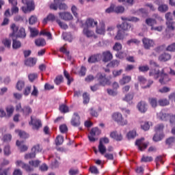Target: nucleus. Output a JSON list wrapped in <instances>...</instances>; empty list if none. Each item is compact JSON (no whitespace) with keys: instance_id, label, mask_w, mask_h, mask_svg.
<instances>
[{"instance_id":"nucleus-1","label":"nucleus","mask_w":175,"mask_h":175,"mask_svg":"<svg viewBox=\"0 0 175 175\" xmlns=\"http://www.w3.org/2000/svg\"><path fill=\"white\" fill-rule=\"evenodd\" d=\"M150 65H153L155 68L150 71L149 76L155 79H159L160 77L159 83H161V84H166V83L170 80L169 79V75L166 73V69H168L167 68H162L161 70L159 69V66L157 62L152 60L150 61Z\"/></svg>"},{"instance_id":"nucleus-2","label":"nucleus","mask_w":175,"mask_h":175,"mask_svg":"<svg viewBox=\"0 0 175 175\" xmlns=\"http://www.w3.org/2000/svg\"><path fill=\"white\" fill-rule=\"evenodd\" d=\"M95 78L98 82L99 85H101L102 87H106V85H111V81H110V79L107 78L106 75H103L102 72L97 73Z\"/></svg>"},{"instance_id":"nucleus-3","label":"nucleus","mask_w":175,"mask_h":175,"mask_svg":"<svg viewBox=\"0 0 175 175\" xmlns=\"http://www.w3.org/2000/svg\"><path fill=\"white\" fill-rule=\"evenodd\" d=\"M22 3L27 5V7H22L23 13H28V12L35 10V1L33 0H22Z\"/></svg>"},{"instance_id":"nucleus-4","label":"nucleus","mask_w":175,"mask_h":175,"mask_svg":"<svg viewBox=\"0 0 175 175\" xmlns=\"http://www.w3.org/2000/svg\"><path fill=\"white\" fill-rule=\"evenodd\" d=\"M112 120H113V121H116V122H118V124H119V125H121L122 126L128 124V120H126V119H124L122 117V114L118 112L113 113L112 114Z\"/></svg>"},{"instance_id":"nucleus-5","label":"nucleus","mask_w":175,"mask_h":175,"mask_svg":"<svg viewBox=\"0 0 175 175\" xmlns=\"http://www.w3.org/2000/svg\"><path fill=\"white\" fill-rule=\"evenodd\" d=\"M101 131L98 128L95 127L91 129L90 135H88V139L90 142H94L98 140V137L96 136H99L100 135Z\"/></svg>"},{"instance_id":"nucleus-6","label":"nucleus","mask_w":175,"mask_h":175,"mask_svg":"<svg viewBox=\"0 0 175 175\" xmlns=\"http://www.w3.org/2000/svg\"><path fill=\"white\" fill-rule=\"evenodd\" d=\"M144 137H142L135 141V146H137L139 151H144L148 147V144H150L148 142H144Z\"/></svg>"},{"instance_id":"nucleus-7","label":"nucleus","mask_w":175,"mask_h":175,"mask_svg":"<svg viewBox=\"0 0 175 175\" xmlns=\"http://www.w3.org/2000/svg\"><path fill=\"white\" fill-rule=\"evenodd\" d=\"M29 124V125H32V129L35 131H38L40 128H42V121L36 118L31 117V121Z\"/></svg>"},{"instance_id":"nucleus-8","label":"nucleus","mask_w":175,"mask_h":175,"mask_svg":"<svg viewBox=\"0 0 175 175\" xmlns=\"http://www.w3.org/2000/svg\"><path fill=\"white\" fill-rule=\"evenodd\" d=\"M59 16L61 20L64 21H71V20H73V15L69 12H59Z\"/></svg>"},{"instance_id":"nucleus-9","label":"nucleus","mask_w":175,"mask_h":175,"mask_svg":"<svg viewBox=\"0 0 175 175\" xmlns=\"http://www.w3.org/2000/svg\"><path fill=\"white\" fill-rule=\"evenodd\" d=\"M16 146L18 147V150H20L21 152H25V151H28L29 147L24 144V141L16 140Z\"/></svg>"},{"instance_id":"nucleus-10","label":"nucleus","mask_w":175,"mask_h":175,"mask_svg":"<svg viewBox=\"0 0 175 175\" xmlns=\"http://www.w3.org/2000/svg\"><path fill=\"white\" fill-rule=\"evenodd\" d=\"M96 32L98 35H105L106 33V29H105V22H100L99 23L98 26H96Z\"/></svg>"},{"instance_id":"nucleus-11","label":"nucleus","mask_w":175,"mask_h":175,"mask_svg":"<svg viewBox=\"0 0 175 175\" xmlns=\"http://www.w3.org/2000/svg\"><path fill=\"white\" fill-rule=\"evenodd\" d=\"M142 42H143L144 47L146 50H148V49H150V47H153L154 44V40L150 38H145L142 40Z\"/></svg>"},{"instance_id":"nucleus-12","label":"nucleus","mask_w":175,"mask_h":175,"mask_svg":"<svg viewBox=\"0 0 175 175\" xmlns=\"http://www.w3.org/2000/svg\"><path fill=\"white\" fill-rule=\"evenodd\" d=\"M137 107L139 111H140V113H146V111H147L148 109V106L147 105V103H146V102L144 101L139 102L137 104Z\"/></svg>"},{"instance_id":"nucleus-13","label":"nucleus","mask_w":175,"mask_h":175,"mask_svg":"<svg viewBox=\"0 0 175 175\" xmlns=\"http://www.w3.org/2000/svg\"><path fill=\"white\" fill-rule=\"evenodd\" d=\"M72 126H80V116L77 113H75L71 120Z\"/></svg>"},{"instance_id":"nucleus-14","label":"nucleus","mask_w":175,"mask_h":175,"mask_svg":"<svg viewBox=\"0 0 175 175\" xmlns=\"http://www.w3.org/2000/svg\"><path fill=\"white\" fill-rule=\"evenodd\" d=\"M113 59V54L109 51H107L103 53V62H109Z\"/></svg>"},{"instance_id":"nucleus-15","label":"nucleus","mask_w":175,"mask_h":175,"mask_svg":"<svg viewBox=\"0 0 175 175\" xmlns=\"http://www.w3.org/2000/svg\"><path fill=\"white\" fill-rule=\"evenodd\" d=\"M172 59V55L167 53H162L159 56V61L161 62H166Z\"/></svg>"},{"instance_id":"nucleus-16","label":"nucleus","mask_w":175,"mask_h":175,"mask_svg":"<svg viewBox=\"0 0 175 175\" xmlns=\"http://www.w3.org/2000/svg\"><path fill=\"white\" fill-rule=\"evenodd\" d=\"M157 118L161 121H167V120H170V114L169 113H164L163 112L161 111L157 113Z\"/></svg>"},{"instance_id":"nucleus-17","label":"nucleus","mask_w":175,"mask_h":175,"mask_svg":"<svg viewBox=\"0 0 175 175\" xmlns=\"http://www.w3.org/2000/svg\"><path fill=\"white\" fill-rule=\"evenodd\" d=\"M125 36H128V33H126L123 30L119 29L117 35L115 36L116 40H122Z\"/></svg>"},{"instance_id":"nucleus-18","label":"nucleus","mask_w":175,"mask_h":175,"mask_svg":"<svg viewBox=\"0 0 175 175\" xmlns=\"http://www.w3.org/2000/svg\"><path fill=\"white\" fill-rule=\"evenodd\" d=\"M100 59V54H96L90 56L88 58V62L89 64H95V62H98V60Z\"/></svg>"},{"instance_id":"nucleus-19","label":"nucleus","mask_w":175,"mask_h":175,"mask_svg":"<svg viewBox=\"0 0 175 175\" xmlns=\"http://www.w3.org/2000/svg\"><path fill=\"white\" fill-rule=\"evenodd\" d=\"M25 64L26 66H35L36 65V59L33 57H29L25 61Z\"/></svg>"},{"instance_id":"nucleus-20","label":"nucleus","mask_w":175,"mask_h":175,"mask_svg":"<svg viewBox=\"0 0 175 175\" xmlns=\"http://www.w3.org/2000/svg\"><path fill=\"white\" fill-rule=\"evenodd\" d=\"M85 25L87 27L94 28V27L98 26V22L92 18H88L86 20Z\"/></svg>"},{"instance_id":"nucleus-21","label":"nucleus","mask_w":175,"mask_h":175,"mask_svg":"<svg viewBox=\"0 0 175 175\" xmlns=\"http://www.w3.org/2000/svg\"><path fill=\"white\" fill-rule=\"evenodd\" d=\"M42 150L43 149L42 148V146H40V145L39 144L34 145L31 148V154H40Z\"/></svg>"},{"instance_id":"nucleus-22","label":"nucleus","mask_w":175,"mask_h":175,"mask_svg":"<svg viewBox=\"0 0 175 175\" xmlns=\"http://www.w3.org/2000/svg\"><path fill=\"white\" fill-rule=\"evenodd\" d=\"M118 28H120V31H128V29H131V25L128 24L127 23L124 22L122 24L118 26Z\"/></svg>"},{"instance_id":"nucleus-23","label":"nucleus","mask_w":175,"mask_h":175,"mask_svg":"<svg viewBox=\"0 0 175 175\" xmlns=\"http://www.w3.org/2000/svg\"><path fill=\"white\" fill-rule=\"evenodd\" d=\"M27 36V33H25V29L23 27L20 28L18 33H16V38H21L24 39Z\"/></svg>"},{"instance_id":"nucleus-24","label":"nucleus","mask_w":175,"mask_h":175,"mask_svg":"<svg viewBox=\"0 0 175 175\" xmlns=\"http://www.w3.org/2000/svg\"><path fill=\"white\" fill-rule=\"evenodd\" d=\"M15 132L16 133H18V136L21 137V139H28V137H29V135L27 134V133L21 130H16Z\"/></svg>"},{"instance_id":"nucleus-25","label":"nucleus","mask_w":175,"mask_h":175,"mask_svg":"<svg viewBox=\"0 0 175 175\" xmlns=\"http://www.w3.org/2000/svg\"><path fill=\"white\" fill-rule=\"evenodd\" d=\"M152 126V122H145L141 123V128L144 131H148L150 129V126Z\"/></svg>"},{"instance_id":"nucleus-26","label":"nucleus","mask_w":175,"mask_h":175,"mask_svg":"<svg viewBox=\"0 0 175 175\" xmlns=\"http://www.w3.org/2000/svg\"><path fill=\"white\" fill-rule=\"evenodd\" d=\"M146 23L147 25H149V27H154V25H157V20L152 18H148L146 20Z\"/></svg>"},{"instance_id":"nucleus-27","label":"nucleus","mask_w":175,"mask_h":175,"mask_svg":"<svg viewBox=\"0 0 175 175\" xmlns=\"http://www.w3.org/2000/svg\"><path fill=\"white\" fill-rule=\"evenodd\" d=\"M131 80H132V78L129 76L123 77L122 79L120 80V84H121V85H124L127 84V83H129Z\"/></svg>"},{"instance_id":"nucleus-28","label":"nucleus","mask_w":175,"mask_h":175,"mask_svg":"<svg viewBox=\"0 0 175 175\" xmlns=\"http://www.w3.org/2000/svg\"><path fill=\"white\" fill-rule=\"evenodd\" d=\"M59 110L61 113H69V107H68L66 105L63 104L59 105Z\"/></svg>"},{"instance_id":"nucleus-29","label":"nucleus","mask_w":175,"mask_h":175,"mask_svg":"<svg viewBox=\"0 0 175 175\" xmlns=\"http://www.w3.org/2000/svg\"><path fill=\"white\" fill-rule=\"evenodd\" d=\"M111 137H112V139H115L116 140H118V142L122 140V135L121 134H118L116 132H112L110 134Z\"/></svg>"},{"instance_id":"nucleus-30","label":"nucleus","mask_w":175,"mask_h":175,"mask_svg":"<svg viewBox=\"0 0 175 175\" xmlns=\"http://www.w3.org/2000/svg\"><path fill=\"white\" fill-rule=\"evenodd\" d=\"M71 12L73 14V16L77 18V21H79V9L77 8V7H76V5H72L71 7Z\"/></svg>"},{"instance_id":"nucleus-31","label":"nucleus","mask_w":175,"mask_h":175,"mask_svg":"<svg viewBox=\"0 0 175 175\" xmlns=\"http://www.w3.org/2000/svg\"><path fill=\"white\" fill-rule=\"evenodd\" d=\"M35 44L38 47L43 46L46 45V40L43 38H38L35 40Z\"/></svg>"},{"instance_id":"nucleus-32","label":"nucleus","mask_w":175,"mask_h":175,"mask_svg":"<svg viewBox=\"0 0 175 175\" xmlns=\"http://www.w3.org/2000/svg\"><path fill=\"white\" fill-rule=\"evenodd\" d=\"M12 33L10 34V36H16L17 31H18V26L16 25V24H12L10 27Z\"/></svg>"},{"instance_id":"nucleus-33","label":"nucleus","mask_w":175,"mask_h":175,"mask_svg":"<svg viewBox=\"0 0 175 175\" xmlns=\"http://www.w3.org/2000/svg\"><path fill=\"white\" fill-rule=\"evenodd\" d=\"M121 18L123 21H132L133 23H137L139 21V18L135 16L122 17Z\"/></svg>"},{"instance_id":"nucleus-34","label":"nucleus","mask_w":175,"mask_h":175,"mask_svg":"<svg viewBox=\"0 0 175 175\" xmlns=\"http://www.w3.org/2000/svg\"><path fill=\"white\" fill-rule=\"evenodd\" d=\"M2 43L5 47H7V49H10V47H12V40L9 38H4L2 40Z\"/></svg>"},{"instance_id":"nucleus-35","label":"nucleus","mask_w":175,"mask_h":175,"mask_svg":"<svg viewBox=\"0 0 175 175\" xmlns=\"http://www.w3.org/2000/svg\"><path fill=\"white\" fill-rule=\"evenodd\" d=\"M158 10L161 13H165V12H167V10H169V7L166 4H162L159 6Z\"/></svg>"},{"instance_id":"nucleus-36","label":"nucleus","mask_w":175,"mask_h":175,"mask_svg":"<svg viewBox=\"0 0 175 175\" xmlns=\"http://www.w3.org/2000/svg\"><path fill=\"white\" fill-rule=\"evenodd\" d=\"M83 33L87 36V38H92V36H94V31L90 30L88 28L83 29Z\"/></svg>"},{"instance_id":"nucleus-37","label":"nucleus","mask_w":175,"mask_h":175,"mask_svg":"<svg viewBox=\"0 0 175 175\" xmlns=\"http://www.w3.org/2000/svg\"><path fill=\"white\" fill-rule=\"evenodd\" d=\"M152 161H153V158L150 156L143 155L141 159L142 163H149V162H152Z\"/></svg>"},{"instance_id":"nucleus-38","label":"nucleus","mask_w":175,"mask_h":175,"mask_svg":"<svg viewBox=\"0 0 175 175\" xmlns=\"http://www.w3.org/2000/svg\"><path fill=\"white\" fill-rule=\"evenodd\" d=\"M174 142H175V137H170L165 140V144L168 146V147H172V146L174 144Z\"/></svg>"},{"instance_id":"nucleus-39","label":"nucleus","mask_w":175,"mask_h":175,"mask_svg":"<svg viewBox=\"0 0 175 175\" xmlns=\"http://www.w3.org/2000/svg\"><path fill=\"white\" fill-rule=\"evenodd\" d=\"M21 47V42L17 40H13L12 42V48L14 50H17Z\"/></svg>"},{"instance_id":"nucleus-40","label":"nucleus","mask_w":175,"mask_h":175,"mask_svg":"<svg viewBox=\"0 0 175 175\" xmlns=\"http://www.w3.org/2000/svg\"><path fill=\"white\" fill-rule=\"evenodd\" d=\"M158 103L159 106H167L169 105L170 103L169 100L166 98H161L158 100Z\"/></svg>"},{"instance_id":"nucleus-41","label":"nucleus","mask_w":175,"mask_h":175,"mask_svg":"<svg viewBox=\"0 0 175 175\" xmlns=\"http://www.w3.org/2000/svg\"><path fill=\"white\" fill-rule=\"evenodd\" d=\"M166 24H167V28H168V29H170L171 31H174L175 23L173 21H167Z\"/></svg>"},{"instance_id":"nucleus-42","label":"nucleus","mask_w":175,"mask_h":175,"mask_svg":"<svg viewBox=\"0 0 175 175\" xmlns=\"http://www.w3.org/2000/svg\"><path fill=\"white\" fill-rule=\"evenodd\" d=\"M114 10H115V13L120 14V13H122L123 12H124L125 8L121 5L116 6V5H114Z\"/></svg>"},{"instance_id":"nucleus-43","label":"nucleus","mask_w":175,"mask_h":175,"mask_svg":"<svg viewBox=\"0 0 175 175\" xmlns=\"http://www.w3.org/2000/svg\"><path fill=\"white\" fill-rule=\"evenodd\" d=\"M149 103L151 105L152 107H157L158 106V100L156 98H149Z\"/></svg>"},{"instance_id":"nucleus-44","label":"nucleus","mask_w":175,"mask_h":175,"mask_svg":"<svg viewBox=\"0 0 175 175\" xmlns=\"http://www.w3.org/2000/svg\"><path fill=\"white\" fill-rule=\"evenodd\" d=\"M64 75L66 79L68 80V82H67L68 85H70V83H72V81H73V78L70 77V75H69V73H68L66 70L64 71Z\"/></svg>"},{"instance_id":"nucleus-45","label":"nucleus","mask_w":175,"mask_h":175,"mask_svg":"<svg viewBox=\"0 0 175 175\" xmlns=\"http://www.w3.org/2000/svg\"><path fill=\"white\" fill-rule=\"evenodd\" d=\"M56 23L58 24V25L62 28V29H68V25L64 23L62 21H61L60 19L57 18Z\"/></svg>"},{"instance_id":"nucleus-46","label":"nucleus","mask_w":175,"mask_h":175,"mask_svg":"<svg viewBox=\"0 0 175 175\" xmlns=\"http://www.w3.org/2000/svg\"><path fill=\"white\" fill-rule=\"evenodd\" d=\"M58 3H59V0H54V3L50 5V9L58 10Z\"/></svg>"},{"instance_id":"nucleus-47","label":"nucleus","mask_w":175,"mask_h":175,"mask_svg":"<svg viewBox=\"0 0 175 175\" xmlns=\"http://www.w3.org/2000/svg\"><path fill=\"white\" fill-rule=\"evenodd\" d=\"M6 111H7V116L8 117H12V116H13V113L14 111V107H13L12 106L7 107Z\"/></svg>"},{"instance_id":"nucleus-48","label":"nucleus","mask_w":175,"mask_h":175,"mask_svg":"<svg viewBox=\"0 0 175 175\" xmlns=\"http://www.w3.org/2000/svg\"><path fill=\"white\" fill-rule=\"evenodd\" d=\"M25 86V83L23 81H18L16 83V90L21 91Z\"/></svg>"},{"instance_id":"nucleus-49","label":"nucleus","mask_w":175,"mask_h":175,"mask_svg":"<svg viewBox=\"0 0 175 175\" xmlns=\"http://www.w3.org/2000/svg\"><path fill=\"white\" fill-rule=\"evenodd\" d=\"M40 35H43L44 36H47L48 39L51 40H53V36L51 32L46 31V30H42L40 32Z\"/></svg>"},{"instance_id":"nucleus-50","label":"nucleus","mask_w":175,"mask_h":175,"mask_svg":"<svg viewBox=\"0 0 175 175\" xmlns=\"http://www.w3.org/2000/svg\"><path fill=\"white\" fill-rule=\"evenodd\" d=\"M64 143V137L62 135H58L55 139L56 146H61Z\"/></svg>"},{"instance_id":"nucleus-51","label":"nucleus","mask_w":175,"mask_h":175,"mask_svg":"<svg viewBox=\"0 0 175 175\" xmlns=\"http://www.w3.org/2000/svg\"><path fill=\"white\" fill-rule=\"evenodd\" d=\"M164 137L163 134H161V135H158V133H157V134H155L153 137V141L154 142H161V140H162Z\"/></svg>"},{"instance_id":"nucleus-52","label":"nucleus","mask_w":175,"mask_h":175,"mask_svg":"<svg viewBox=\"0 0 175 175\" xmlns=\"http://www.w3.org/2000/svg\"><path fill=\"white\" fill-rule=\"evenodd\" d=\"M119 65H120V62H118V60H113L109 63L107 66H109V68H116Z\"/></svg>"},{"instance_id":"nucleus-53","label":"nucleus","mask_w":175,"mask_h":175,"mask_svg":"<svg viewBox=\"0 0 175 175\" xmlns=\"http://www.w3.org/2000/svg\"><path fill=\"white\" fill-rule=\"evenodd\" d=\"M127 137L129 139H135L136 137V131L133 130L127 133Z\"/></svg>"},{"instance_id":"nucleus-54","label":"nucleus","mask_w":175,"mask_h":175,"mask_svg":"<svg viewBox=\"0 0 175 175\" xmlns=\"http://www.w3.org/2000/svg\"><path fill=\"white\" fill-rule=\"evenodd\" d=\"M28 77H29V81H31L32 83V82L35 81V80H36V79H38V74L31 73L28 75Z\"/></svg>"},{"instance_id":"nucleus-55","label":"nucleus","mask_w":175,"mask_h":175,"mask_svg":"<svg viewBox=\"0 0 175 175\" xmlns=\"http://www.w3.org/2000/svg\"><path fill=\"white\" fill-rule=\"evenodd\" d=\"M38 21V18L36 16L32 15L29 18V24L30 25H33Z\"/></svg>"},{"instance_id":"nucleus-56","label":"nucleus","mask_w":175,"mask_h":175,"mask_svg":"<svg viewBox=\"0 0 175 175\" xmlns=\"http://www.w3.org/2000/svg\"><path fill=\"white\" fill-rule=\"evenodd\" d=\"M98 150L100 154H105V152H106V146H105L103 144L99 142Z\"/></svg>"},{"instance_id":"nucleus-57","label":"nucleus","mask_w":175,"mask_h":175,"mask_svg":"<svg viewBox=\"0 0 175 175\" xmlns=\"http://www.w3.org/2000/svg\"><path fill=\"white\" fill-rule=\"evenodd\" d=\"M58 8L60 10H68V5L65 3H58Z\"/></svg>"},{"instance_id":"nucleus-58","label":"nucleus","mask_w":175,"mask_h":175,"mask_svg":"<svg viewBox=\"0 0 175 175\" xmlns=\"http://www.w3.org/2000/svg\"><path fill=\"white\" fill-rule=\"evenodd\" d=\"M83 98L84 105H87V103H90V95H88L87 93H84L83 94Z\"/></svg>"},{"instance_id":"nucleus-59","label":"nucleus","mask_w":175,"mask_h":175,"mask_svg":"<svg viewBox=\"0 0 175 175\" xmlns=\"http://www.w3.org/2000/svg\"><path fill=\"white\" fill-rule=\"evenodd\" d=\"M90 173H92L94 174H98L99 171L97 167L96 166H92L90 167Z\"/></svg>"},{"instance_id":"nucleus-60","label":"nucleus","mask_w":175,"mask_h":175,"mask_svg":"<svg viewBox=\"0 0 175 175\" xmlns=\"http://www.w3.org/2000/svg\"><path fill=\"white\" fill-rule=\"evenodd\" d=\"M163 128H165V126L163 124H157L155 127V131L157 133H158V132H162Z\"/></svg>"},{"instance_id":"nucleus-61","label":"nucleus","mask_w":175,"mask_h":175,"mask_svg":"<svg viewBox=\"0 0 175 175\" xmlns=\"http://www.w3.org/2000/svg\"><path fill=\"white\" fill-rule=\"evenodd\" d=\"M59 131L61 133H66V132H68V126L66 124H62L59 126Z\"/></svg>"},{"instance_id":"nucleus-62","label":"nucleus","mask_w":175,"mask_h":175,"mask_svg":"<svg viewBox=\"0 0 175 175\" xmlns=\"http://www.w3.org/2000/svg\"><path fill=\"white\" fill-rule=\"evenodd\" d=\"M22 111L27 116L28 114H30V113H32V109H31V107H25L23 108V109H22Z\"/></svg>"},{"instance_id":"nucleus-63","label":"nucleus","mask_w":175,"mask_h":175,"mask_svg":"<svg viewBox=\"0 0 175 175\" xmlns=\"http://www.w3.org/2000/svg\"><path fill=\"white\" fill-rule=\"evenodd\" d=\"M167 51H170V52H174L175 51V42L170 44L167 48H166Z\"/></svg>"},{"instance_id":"nucleus-64","label":"nucleus","mask_w":175,"mask_h":175,"mask_svg":"<svg viewBox=\"0 0 175 175\" xmlns=\"http://www.w3.org/2000/svg\"><path fill=\"white\" fill-rule=\"evenodd\" d=\"M9 168L6 169H0V175H8L9 174Z\"/></svg>"}]
</instances>
